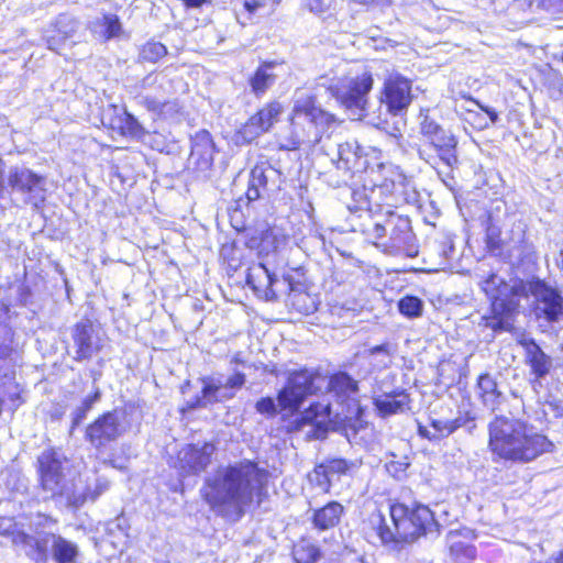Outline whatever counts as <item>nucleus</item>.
Here are the masks:
<instances>
[{
	"label": "nucleus",
	"instance_id": "nucleus-23",
	"mask_svg": "<svg viewBox=\"0 0 563 563\" xmlns=\"http://www.w3.org/2000/svg\"><path fill=\"white\" fill-rule=\"evenodd\" d=\"M409 402V394L400 387L373 396L375 409L383 418L404 412Z\"/></svg>",
	"mask_w": 563,
	"mask_h": 563
},
{
	"label": "nucleus",
	"instance_id": "nucleus-32",
	"mask_svg": "<svg viewBox=\"0 0 563 563\" xmlns=\"http://www.w3.org/2000/svg\"><path fill=\"white\" fill-rule=\"evenodd\" d=\"M53 533H45L43 537H33L27 533H21L18 536V542L24 547L30 548L27 553L35 563H47V544Z\"/></svg>",
	"mask_w": 563,
	"mask_h": 563
},
{
	"label": "nucleus",
	"instance_id": "nucleus-59",
	"mask_svg": "<svg viewBox=\"0 0 563 563\" xmlns=\"http://www.w3.org/2000/svg\"><path fill=\"white\" fill-rule=\"evenodd\" d=\"M8 410V402L4 396H2V390L0 389V415Z\"/></svg>",
	"mask_w": 563,
	"mask_h": 563
},
{
	"label": "nucleus",
	"instance_id": "nucleus-60",
	"mask_svg": "<svg viewBox=\"0 0 563 563\" xmlns=\"http://www.w3.org/2000/svg\"><path fill=\"white\" fill-rule=\"evenodd\" d=\"M551 563H563V550L551 558Z\"/></svg>",
	"mask_w": 563,
	"mask_h": 563
},
{
	"label": "nucleus",
	"instance_id": "nucleus-44",
	"mask_svg": "<svg viewBox=\"0 0 563 563\" xmlns=\"http://www.w3.org/2000/svg\"><path fill=\"white\" fill-rule=\"evenodd\" d=\"M308 478L312 485L318 487L323 493H329L333 485V482L330 479L321 463L316 465L313 471L309 474Z\"/></svg>",
	"mask_w": 563,
	"mask_h": 563
},
{
	"label": "nucleus",
	"instance_id": "nucleus-58",
	"mask_svg": "<svg viewBox=\"0 0 563 563\" xmlns=\"http://www.w3.org/2000/svg\"><path fill=\"white\" fill-rule=\"evenodd\" d=\"M418 433L420 437L429 439V440H435V435L433 431H430L427 427L419 424L418 426Z\"/></svg>",
	"mask_w": 563,
	"mask_h": 563
},
{
	"label": "nucleus",
	"instance_id": "nucleus-20",
	"mask_svg": "<svg viewBox=\"0 0 563 563\" xmlns=\"http://www.w3.org/2000/svg\"><path fill=\"white\" fill-rule=\"evenodd\" d=\"M212 443L188 444L178 453V466L181 475H196L201 473L211 463L214 453Z\"/></svg>",
	"mask_w": 563,
	"mask_h": 563
},
{
	"label": "nucleus",
	"instance_id": "nucleus-38",
	"mask_svg": "<svg viewBox=\"0 0 563 563\" xmlns=\"http://www.w3.org/2000/svg\"><path fill=\"white\" fill-rule=\"evenodd\" d=\"M328 473L333 484L340 481L341 476L346 475L352 467L355 466L353 462L345 459H328L321 463Z\"/></svg>",
	"mask_w": 563,
	"mask_h": 563
},
{
	"label": "nucleus",
	"instance_id": "nucleus-10",
	"mask_svg": "<svg viewBox=\"0 0 563 563\" xmlns=\"http://www.w3.org/2000/svg\"><path fill=\"white\" fill-rule=\"evenodd\" d=\"M37 462L42 489L52 497L62 496L67 499V495L71 494L73 486L66 484L64 463L67 462V459L64 453L56 449L45 450L38 456Z\"/></svg>",
	"mask_w": 563,
	"mask_h": 563
},
{
	"label": "nucleus",
	"instance_id": "nucleus-1",
	"mask_svg": "<svg viewBox=\"0 0 563 563\" xmlns=\"http://www.w3.org/2000/svg\"><path fill=\"white\" fill-rule=\"evenodd\" d=\"M267 472L251 460L220 466L205 479L201 494L210 508L224 518L240 520L260 497Z\"/></svg>",
	"mask_w": 563,
	"mask_h": 563
},
{
	"label": "nucleus",
	"instance_id": "nucleus-2",
	"mask_svg": "<svg viewBox=\"0 0 563 563\" xmlns=\"http://www.w3.org/2000/svg\"><path fill=\"white\" fill-rule=\"evenodd\" d=\"M368 523L384 545L413 542L422 536H438L440 528L433 512L422 504L412 507L389 504L387 514L380 509L372 512Z\"/></svg>",
	"mask_w": 563,
	"mask_h": 563
},
{
	"label": "nucleus",
	"instance_id": "nucleus-12",
	"mask_svg": "<svg viewBox=\"0 0 563 563\" xmlns=\"http://www.w3.org/2000/svg\"><path fill=\"white\" fill-rule=\"evenodd\" d=\"M124 412L113 409L100 415L85 431V439L92 448L100 451L118 441L126 431L123 424Z\"/></svg>",
	"mask_w": 563,
	"mask_h": 563
},
{
	"label": "nucleus",
	"instance_id": "nucleus-6",
	"mask_svg": "<svg viewBox=\"0 0 563 563\" xmlns=\"http://www.w3.org/2000/svg\"><path fill=\"white\" fill-rule=\"evenodd\" d=\"M389 176L385 177L382 184L375 185L367 194L366 187L349 189L351 201L346 203L347 210L355 214L357 212L369 213L373 205L391 206L397 202L413 205L418 201V192L411 178H408L398 168H388Z\"/></svg>",
	"mask_w": 563,
	"mask_h": 563
},
{
	"label": "nucleus",
	"instance_id": "nucleus-52",
	"mask_svg": "<svg viewBox=\"0 0 563 563\" xmlns=\"http://www.w3.org/2000/svg\"><path fill=\"white\" fill-rule=\"evenodd\" d=\"M7 179L8 177L5 176V163L0 157V200L4 198L8 191Z\"/></svg>",
	"mask_w": 563,
	"mask_h": 563
},
{
	"label": "nucleus",
	"instance_id": "nucleus-61",
	"mask_svg": "<svg viewBox=\"0 0 563 563\" xmlns=\"http://www.w3.org/2000/svg\"><path fill=\"white\" fill-rule=\"evenodd\" d=\"M355 563H367V562H366L365 556H358V558L355 560Z\"/></svg>",
	"mask_w": 563,
	"mask_h": 563
},
{
	"label": "nucleus",
	"instance_id": "nucleus-13",
	"mask_svg": "<svg viewBox=\"0 0 563 563\" xmlns=\"http://www.w3.org/2000/svg\"><path fill=\"white\" fill-rule=\"evenodd\" d=\"M373 77L365 73L349 81L342 88L330 87L329 90L336 101L344 107L353 120H360L365 115L367 95L373 88Z\"/></svg>",
	"mask_w": 563,
	"mask_h": 563
},
{
	"label": "nucleus",
	"instance_id": "nucleus-26",
	"mask_svg": "<svg viewBox=\"0 0 563 563\" xmlns=\"http://www.w3.org/2000/svg\"><path fill=\"white\" fill-rule=\"evenodd\" d=\"M344 514V507L339 501H329L312 512L311 523L318 531L335 528Z\"/></svg>",
	"mask_w": 563,
	"mask_h": 563
},
{
	"label": "nucleus",
	"instance_id": "nucleus-42",
	"mask_svg": "<svg viewBox=\"0 0 563 563\" xmlns=\"http://www.w3.org/2000/svg\"><path fill=\"white\" fill-rule=\"evenodd\" d=\"M167 54V48L159 42H147L140 51L141 62L156 63Z\"/></svg>",
	"mask_w": 563,
	"mask_h": 563
},
{
	"label": "nucleus",
	"instance_id": "nucleus-55",
	"mask_svg": "<svg viewBox=\"0 0 563 563\" xmlns=\"http://www.w3.org/2000/svg\"><path fill=\"white\" fill-rule=\"evenodd\" d=\"M261 188L252 186L251 183H249V188L246 191V198L249 201H255L261 197Z\"/></svg>",
	"mask_w": 563,
	"mask_h": 563
},
{
	"label": "nucleus",
	"instance_id": "nucleus-29",
	"mask_svg": "<svg viewBox=\"0 0 563 563\" xmlns=\"http://www.w3.org/2000/svg\"><path fill=\"white\" fill-rule=\"evenodd\" d=\"M275 67V62H264L256 68L253 75L250 76L249 85L251 87V91L256 97L264 96L275 84L277 77L274 73Z\"/></svg>",
	"mask_w": 563,
	"mask_h": 563
},
{
	"label": "nucleus",
	"instance_id": "nucleus-63",
	"mask_svg": "<svg viewBox=\"0 0 563 563\" xmlns=\"http://www.w3.org/2000/svg\"><path fill=\"white\" fill-rule=\"evenodd\" d=\"M328 410H329V406H328V405H327V406H322V411H323V412H325V411H328Z\"/></svg>",
	"mask_w": 563,
	"mask_h": 563
},
{
	"label": "nucleus",
	"instance_id": "nucleus-16",
	"mask_svg": "<svg viewBox=\"0 0 563 563\" xmlns=\"http://www.w3.org/2000/svg\"><path fill=\"white\" fill-rule=\"evenodd\" d=\"M529 291L534 298V310L539 318L550 323L563 319V296L558 288L544 280L536 279L529 284Z\"/></svg>",
	"mask_w": 563,
	"mask_h": 563
},
{
	"label": "nucleus",
	"instance_id": "nucleus-34",
	"mask_svg": "<svg viewBox=\"0 0 563 563\" xmlns=\"http://www.w3.org/2000/svg\"><path fill=\"white\" fill-rule=\"evenodd\" d=\"M485 243L488 252L493 255H501L504 241L501 239V229L494 222L492 214H488L485 221Z\"/></svg>",
	"mask_w": 563,
	"mask_h": 563
},
{
	"label": "nucleus",
	"instance_id": "nucleus-53",
	"mask_svg": "<svg viewBox=\"0 0 563 563\" xmlns=\"http://www.w3.org/2000/svg\"><path fill=\"white\" fill-rule=\"evenodd\" d=\"M33 523L37 529L38 527H51L56 523V520L51 516L38 514L36 516V520Z\"/></svg>",
	"mask_w": 563,
	"mask_h": 563
},
{
	"label": "nucleus",
	"instance_id": "nucleus-3",
	"mask_svg": "<svg viewBox=\"0 0 563 563\" xmlns=\"http://www.w3.org/2000/svg\"><path fill=\"white\" fill-rule=\"evenodd\" d=\"M489 449L500 459L528 463L552 450V442L527 422L496 416L488 424Z\"/></svg>",
	"mask_w": 563,
	"mask_h": 563
},
{
	"label": "nucleus",
	"instance_id": "nucleus-31",
	"mask_svg": "<svg viewBox=\"0 0 563 563\" xmlns=\"http://www.w3.org/2000/svg\"><path fill=\"white\" fill-rule=\"evenodd\" d=\"M52 558L56 563H76L79 556L78 545L62 537L52 534Z\"/></svg>",
	"mask_w": 563,
	"mask_h": 563
},
{
	"label": "nucleus",
	"instance_id": "nucleus-5",
	"mask_svg": "<svg viewBox=\"0 0 563 563\" xmlns=\"http://www.w3.org/2000/svg\"><path fill=\"white\" fill-rule=\"evenodd\" d=\"M335 121L334 114L321 108L316 93L297 91L290 115V137L283 147L295 151L302 145L314 146Z\"/></svg>",
	"mask_w": 563,
	"mask_h": 563
},
{
	"label": "nucleus",
	"instance_id": "nucleus-56",
	"mask_svg": "<svg viewBox=\"0 0 563 563\" xmlns=\"http://www.w3.org/2000/svg\"><path fill=\"white\" fill-rule=\"evenodd\" d=\"M478 106H479L481 110L488 115V118H489V120L492 121L493 124L498 122L499 115H498V112L495 109H493V108H490L488 106H481V104H478Z\"/></svg>",
	"mask_w": 563,
	"mask_h": 563
},
{
	"label": "nucleus",
	"instance_id": "nucleus-43",
	"mask_svg": "<svg viewBox=\"0 0 563 563\" xmlns=\"http://www.w3.org/2000/svg\"><path fill=\"white\" fill-rule=\"evenodd\" d=\"M463 424L462 418H456L453 420H438L433 419L431 421V428L433 429V433L437 439H441L444 437H449Z\"/></svg>",
	"mask_w": 563,
	"mask_h": 563
},
{
	"label": "nucleus",
	"instance_id": "nucleus-50",
	"mask_svg": "<svg viewBox=\"0 0 563 563\" xmlns=\"http://www.w3.org/2000/svg\"><path fill=\"white\" fill-rule=\"evenodd\" d=\"M409 462L407 461V457H404L399 461H389L386 463V470L387 472L393 475L394 477L400 478L402 474H405L406 470L409 466Z\"/></svg>",
	"mask_w": 563,
	"mask_h": 563
},
{
	"label": "nucleus",
	"instance_id": "nucleus-39",
	"mask_svg": "<svg viewBox=\"0 0 563 563\" xmlns=\"http://www.w3.org/2000/svg\"><path fill=\"white\" fill-rule=\"evenodd\" d=\"M292 556L296 563H316L320 559V550L312 543L301 541L294 547Z\"/></svg>",
	"mask_w": 563,
	"mask_h": 563
},
{
	"label": "nucleus",
	"instance_id": "nucleus-19",
	"mask_svg": "<svg viewBox=\"0 0 563 563\" xmlns=\"http://www.w3.org/2000/svg\"><path fill=\"white\" fill-rule=\"evenodd\" d=\"M283 112V106L278 101H272L252 115L249 121L240 129L241 137L246 142H252L257 136L266 133L278 121Z\"/></svg>",
	"mask_w": 563,
	"mask_h": 563
},
{
	"label": "nucleus",
	"instance_id": "nucleus-22",
	"mask_svg": "<svg viewBox=\"0 0 563 563\" xmlns=\"http://www.w3.org/2000/svg\"><path fill=\"white\" fill-rule=\"evenodd\" d=\"M277 283V277L272 273L265 264L253 263L246 272V284L254 291V294L265 300L276 299V291L274 285Z\"/></svg>",
	"mask_w": 563,
	"mask_h": 563
},
{
	"label": "nucleus",
	"instance_id": "nucleus-25",
	"mask_svg": "<svg viewBox=\"0 0 563 563\" xmlns=\"http://www.w3.org/2000/svg\"><path fill=\"white\" fill-rule=\"evenodd\" d=\"M88 29L92 35L103 42L118 38L123 33L122 23L117 14L104 13L90 21Z\"/></svg>",
	"mask_w": 563,
	"mask_h": 563
},
{
	"label": "nucleus",
	"instance_id": "nucleus-9",
	"mask_svg": "<svg viewBox=\"0 0 563 563\" xmlns=\"http://www.w3.org/2000/svg\"><path fill=\"white\" fill-rule=\"evenodd\" d=\"M482 289L490 299V313L482 316L478 324L495 333L510 331L512 316L519 307L514 287L498 275L492 274L482 283Z\"/></svg>",
	"mask_w": 563,
	"mask_h": 563
},
{
	"label": "nucleus",
	"instance_id": "nucleus-14",
	"mask_svg": "<svg viewBox=\"0 0 563 563\" xmlns=\"http://www.w3.org/2000/svg\"><path fill=\"white\" fill-rule=\"evenodd\" d=\"M73 360H91L103 349V339L99 329L90 319H81L70 328Z\"/></svg>",
	"mask_w": 563,
	"mask_h": 563
},
{
	"label": "nucleus",
	"instance_id": "nucleus-51",
	"mask_svg": "<svg viewBox=\"0 0 563 563\" xmlns=\"http://www.w3.org/2000/svg\"><path fill=\"white\" fill-rule=\"evenodd\" d=\"M246 382V376L242 372H235L233 375L227 378L225 386L231 388L233 391H236L243 387Z\"/></svg>",
	"mask_w": 563,
	"mask_h": 563
},
{
	"label": "nucleus",
	"instance_id": "nucleus-41",
	"mask_svg": "<svg viewBox=\"0 0 563 563\" xmlns=\"http://www.w3.org/2000/svg\"><path fill=\"white\" fill-rule=\"evenodd\" d=\"M398 310L407 318H418L422 314L423 301L417 296H405L398 301Z\"/></svg>",
	"mask_w": 563,
	"mask_h": 563
},
{
	"label": "nucleus",
	"instance_id": "nucleus-47",
	"mask_svg": "<svg viewBox=\"0 0 563 563\" xmlns=\"http://www.w3.org/2000/svg\"><path fill=\"white\" fill-rule=\"evenodd\" d=\"M141 104L148 111L163 114L166 109H174L177 103L175 101H162L156 97L144 96L142 97Z\"/></svg>",
	"mask_w": 563,
	"mask_h": 563
},
{
	"label": "nucleus",
	"instance_id": "nucleus-46",
	"mask_svg": "<svg viewBox=\"0 0 563 563\" xmlns=\"http://www.w3.org/2000/svg\"><path fill=\"white\" fill-rule=\"evenodd\" d=\"M280 0H242L244 10L250 14L254 15L269 11Z\"/></svg>",
	"mask_w": 563,
	"mask_h": 563
},
{
	"label": "nucleus",
	"instance_id": "nucleus-21",
	"mask_svg": "<svg viewBox=\"0 0 563 563\" xmlns=\"http://www.w3.org/2000/svg\"><path fill=\"white\" fill-rule=\"evenodd\" d=\"M369 153L357 141H346L338 145V169L344 173H363L369 168Z\"/></svg>",
	"mask_w": 563,
	"mask_h": 563
},
{
	"label": "nucleus",
	"instance_id": "nucleus-4",
	"mask_svg": "<svg viewBox=\"0 0 563 563\" xmlns=\"http://www.w3.org/2000/svg\"><path fill=\"white\" fill-rule=\"evenodd\" d=\"M323 387L341 401L354 399L358 391L357 382L345 372H339L328 380L317 371L303 368L290 374L287 385L278 393V405L282 410L297 411L308 396L317 394Z\"/></svg>",
	"mask_w": 563,
	"mask_h": 563
},
{
	"label": "nucleus",
	"instance_id": "nucleus-24",
	"mask_svg": "<svg viewBox=\"0 0 563 563\" xmlns=\"http://www.w3.org/2000/svg\"><path fill=\"white\" fill-rule=\"evenodd\" d=\"M519 344L525 349L526 363L530 366L536 378H544L552 367L551 357L543 352L534 339L523 338Z\"/></svg>",
	"mask_w": 563,
	"mask_h": 563
},
{
	"label": "nucleus",
	"instance_id": "nucleus-48",
	"mask_svg": "<svg viewBox=\"0 0 563 563\" xmlns=\"http://www.w3.org/2000/svg\"><path fill=\"white\" fill-rule=\"evenodd\" d=\"M2 396L5 397L8 411L11 413H13L23 404V399L16 385L8 386L7 390H2Z\"/></svg>",
	"mask_w": 563,
	"mask_h": 563
},
{
	"label": "nucleus",
	"instance_id": "nucleus-35",
	"mask_svg": "<svg viewBox=\"0 0 563 563\" xmlns=\"http://www.w3.org/2000/svg\"><path fill=\"white\" fill-rule=\"evenodd\" d=\"M56 27L58 35L48 36L46 42L49 49L57 52L59 49L60 42L70 37L76 31V25L70 18L60 15L56 21Z\"/></svg>",
	"mask_w": 563,
	"mask_h": 563
},
{
	"label": "nucleus",
	"instance_id": "nucleus-18",
	"mask_svg": "<svg viewBox=\"0 0 563 563\" xmlns=\"http://www.w3.org/2000/svg\"><path fill=\"white\" fill-rule=\"evenodd\" d=\"M11 306L7 300H0V378L14 373L18 362V351L13 349V330L5 323L10 319Z\"/></svg>",
	"mask_w": 563,
	"mask_h": 563
},
{
	"label": "nucleus",
	"instance_id": "nucleus-7",
	"mask_svg": "<svg viewBox=\"0 0 563 563\" xmlns=\"http://www.w3.org/2000/svg\"><path fill=\"white\" fill-rule=\"evenodd\" d=\"M366 239L389 255L413 257L418 254L416 236L408 217L388 210L383 221L362 229Z\"/></svg>",
	"mask_w": 563,
	"mask_h": 563
},
{
	"label": "nucleus",
	"instance_id": "nucleus-17",
	"mask_svg": "<svg viewBox=\"0 0 563 563\" xmlns=\"http://www.w3.org/2000/svg\"><path fill=\"white\" fill-rule=\"evenodd\" d=\"M190 142L189 167L196 174L197 178L208 179L217 152L212 135L207 130H200L191 136Z\"/></svg>",
	"mask_w": 563,
	"mask_h": 563
},
{
	"label": "nucleus",
	"instance_id": "nucleus-49",
	"mask_svg": "<svg viewBox=\"0 0 563 563\" xmlns=\"http://www.w3.org/2000/svg\"><path fill=\"white\" fill-rule=\"evenodd\" d=\"M255 408L262 415L275 416L277 413L276 402L272 397H262L256 401Z\"/></svg>",
	"mask_w": 563,
	"mask_h": 563
},
{
	"label": "nucleus",
	"instance_id": "nucleus-33",
	"mask_svg": "<svg viewBox=\"0 0 563 563\" xmlns=\"http://www.w3.org/2000/svg\"><path fill=\"white\" fill-rule=\"evenodd\" d=\"M115 121L122 135L141 140L146 134L144 126L125 108H123L121 113L117 115Z\"/></svg>",
	"mask_w": 563,
	"mask_h": 563
},
{
	"label": "nucleus",
	"instance_id": "nucleus-30",
	"mask_svg": "<svg viewBox=\"0 0 563 563\" xmlns=\"http://www.w3.org/2000/svg\"><path fill=\"white\" fill-rule=\"evenodd\" d=\"M477 387L484 406L490 411H496L505 400V396L498 390L494 377L488 373L482 374L477 379Z\"/></svg>",
	"mask_w": 563,
	"mask_h": 563
},
{
	"label": "nucleus",
	"instance_id": "nucleus-27",
	"mask_svg": "<svg viewBox=\"0 0 563 563\" xmlns=\"http://www.w3.org/2000/svg\"><path fill=\"white\" fill-rule=\"evenodd\" d=\"M109 488V482L104 478H97L93 487L78 484L73 485L71 494L67 495V503L74 508L81 507L86 501H95L101 494Z\"/></svg>",
	"mask_w": 563,
	"mask_h": 563
},
{
	"label": "nucleus",
	"instance_id": "nucleus-36",
	"mask_svg": "<svg viewBox=\"0 0 563 563\" xmlns=\"http://www.w3.org/2000/svg\"><path fill=\"white\" fill-rule=\"evenodd\" d=\"M365 353L375 369H384L391 363L390 344L388 342L372 346Z\"/></svg>",
	"mask_w": 563,
	"mask_h": 563
},
{
	"label": "nucleus",
	"instance_id": "nucleus-62",
	"mask_svg": "<svg viewBox=\"0 0 563 563\" xmlns=\"http://www.w3.org/2000/svg\"><path fill=\"white\" fill-rule=\"evenodd\" d=\"M560 257H561V267L563 271V249L560 251Z\"/></svg>",
	"mask_w": 563,
	"mask_h": 563
},
{
	"label": "nucleus",
	"instance_id": "nucleus-15",
	"mask_svg": "<svg viewBox=\"0 0 563 563\" xmlns=\"http://www.w3.org/2000/svg\"><path fill=\"white\" fill-rule=\"evenodd\" d=\"M412 81L400 74H393L385 79L380 92V103L387 113L397 117L407 112L413 96Z\"/></svg>",
	"mask_w": 563,
	"mask_h": 563
},
{
	"label": "nucleus",
	"instance_id": "nucleus-8",
	"mask_svg": "<svg viewBox=\"0 0 563 563\" xmlns=\"http://www.w3.org/2000/svg\"><path fill=\"white\" fill-rule=\"evenodd\" d=\"M420 134L424 144L419 148L421 159L437 168L440 164L453 170L459 164L457 137L428 114H420Z\"/></svg>",
	"mask_w": 563,
	"mask_h": 563
},
{
	"label": "nucleus",
	"instance_id": "nucleus-37",
	"mask_svg": "<svg viewBox=\"0 0 563 563\" xmlns=\"http://www.w3.org/2000/svg\"><path fill=\"white\" fill-rule=\"evenodd\" d=\"M101 398V391L96 388L95 393L86 396L81 404L71 412V430L77 428L87 417L88 412L92 409L93 405Z\"/></svg>",
	"mask_w": 563,
	"mask_h": 563
},
{
	"label": "nucleus",
	"instance_id": "nucleus-11",
	"mask_svg": "<svg viewBox=\"0 0 563 563\" xmlns=\"http://www.w3.org/2000/svg\"><path fill=\"white\" fill-rule=\"evenodd\" d=\"M8 186L21 195L26 205L38 208L45 201L46 178L26 166L10 167Z\"/></svg>",
	"mask_w": 563,
	"mask_h": 563
},
{
	"label": "nucleus",
	"instance_id": "nucleus-45",
	"mask_svg": "<svg viewBox=\"0 0 563 563\" xmlns=\"http://www.w3.org/2000/svg\"><path fill=\"white\" fill-rule=\"evenodd\" d=\"M276 170L272 167L255 166L251 170L250 183L254 187L265 189L271 175H275Z\"/></svg>",
	"mask_w": 563,
	"mask_h": 563
},
{
	"label": "nucleus",
	"instance_id": "nucleus-40",
	"mask_svg": "<svg viewBox=\"0 0 563 563\" xmlns=\"http://www.w3.org/2000/svg\"><path fill=\"white\" fill-rule=\"evenodd\" d=\"M338 0H301L300 4L303 10L317 16L332 15Z\"/></svg>",
	"mask_w": 563,
	"mask_h": 563
},
{
	"label": "nucleus",
	"instance_id": "nucleus-54",
	"mask_svg": "<svg viewBox=\"0 0 563 563\" xmlns=\"http://www.w3.org/2000/svg\"><path fill=\"white\" fill-rule=\"evenodd\" d=\"M235 396V391L225 386L221 379V391L219 393V402L232 399Z\"/></svg>",
	"mask_w": 563,
	"mask_h": 563
},
{
	"label": "nucleus",
	"instance_id": "nucleus-57",
	"mask_svg": "<svg viewBox=\"0 0 563 563\" xmlns=\"http://www.w3.org/2000/svg\"><path fill=\"white\" fill-rule=\"evenodd\" d=\"M156 82H157V77L154 76L153 74H148L147 76H145L142 79L140 86L142 89H147V88L154 86Z\"/></svg>",
	"mask_w": 563,
	"mask_h": 563
},
{
	"label": "nucleus",
	"instance_id": "nucleus-28",
	"mask_svg": "<svg viewBox=\"0 0 563 563\" xmlns=\"http://www.w3.org/2000/svg\"><path fill=\"white\" fill-rule=\"evenodd\" d=\"M202 388L200 394L187 399L186 406L189 410L207 408L210 405L219 402V393L221 391V378L203 377L201 378Z\"/></svg>",
	"mask_w": 563,
	"mask_h": 563
}]
</instances>
